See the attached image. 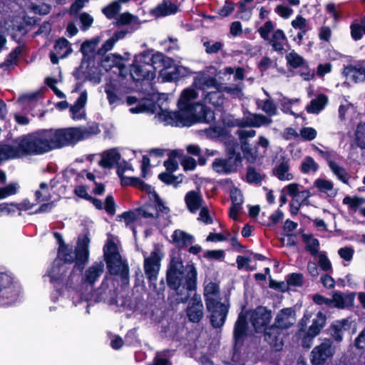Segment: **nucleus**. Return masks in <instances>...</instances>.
I'll use <instances>...</instances> for the list:
<instances>
[{"mask_svg": "<svg viewBox=\"0 0 365 365\" xmlns=\"http://www.w3.org/2000/svg\"><path fill=\"white\" fill-rule=\"evenodd\" d=\"M230 198L232 205L230 210V215L232 219L236 220L237 214L242 208V205L244 201L243 196L240 190L233 188L230 191Z\"/></svg>", "mask_w": 365, "mask_h": 365, "instance_id": "c9c22d12", "label": "nucleus"}, {"mask_svg": "<svg viewBox=\"0 0 365 365\" xmlns=\"http://www.w3.org/2000/svg\"><path fill=\"white\" fill-rule=\"evenodd\" d=\"M23 154V138H19L13 145L0 143V163L9 159L20 157Z\"/></svg>", "mask_w": 365, "mask_h": 365, "instance_id": "6ab92c4d", "label": "nucleus"}, {"mask_svg": "<svg viewBox=\"0 0 365 365\" xmlns=\"http://www.w3.org/2000/svg\"><path fill=\"white\" fill-rule=\"evenodd\" d=\"M295 322V310L292 307H287L283 308L277 312L274 324L283 330L291 327Z\"/></svg>", "mask_w": 365, "mask_h": 365, "instance_id": "aec40b11", "label": "nucleus"}, {"mask_svg": "<svg viewBox=\"0 0 365 365\" xmlns=\"http://www.w3.org/2000/svg\"><path fill=\"white\" fill-rule=\"evenodd\" d=\"M178 11V6L170 0H163L150 11L155 17H162L175 14Z\"/></svg>", "mask_w": 365, "mask_h": 365, "instance_id": "a878e982", "label": "nucleus"}, {"mask_svg": "<svg viewBox=\"0 0 365 365\" xmlns=\"http://www.w3.org/2000/svg\"><path fill=\"white\" fill-rule=\"evenodd\" d=\"M115 297L116 290L113 280L105 278L93 298L96 302L103 301L109 304H113L116 303Z\"/></svg>", "mask_w": 365, "mask_h": 365, "instance_id": "2eb2a0df", "label": "nucleus"}, {"mask_svg": "<svg viewBox=\"0 0 365 365\" xmlns=\"http://www.w3.org/2000/svg\"><path fill=\"white\" fill-rule=\"evenodd\" d=\"M116 24L118 26L129 25L131 28L130 31H133L140 28V21L139 19L130 13L125 12L120 14L116 19Z\"/></svg>", "mask_w": 365, "mask_h": 365, "instance_id": "ea45409f", "label": "nucleus"}, {"mask_svg": "<svg viewBox=\"0 0 365 365\" xmlns=\"http://www.w3.org/2000/svg\"><path fill=\"white\" fill-rule=\"evenodd\" d=\"M226 153V158H216L212 164L213 170L219 174L235 173L241 165V155L236 151L235 146L228 148Z\"/></svg>", "mask_w": 365, "mask_h": 365, "instance_id": "1a4fd4ad", "label": "nucleus"}, {"mask_svg": "<svg viewBox=\"0 0 365 365\" xmlns=\"http://www.w3.org/2000/svg\"><path fill=\"white\" fill-rule=\"evenodd\" d=\"M298 101V98L289 99L287 97L282 96V98L279 100L282 110L284 113L294 115V113L291 109V106L294 103H297Z\"/></svg>", "mask_w": 365, "mask_h": 365, "instance_id": "052dcab7", "label": "nucleus"}, {"mask_svg": "<svg viewBox=\"0 0 365 365\" xmlns=\"http://www.w3.org/2000/svg\"><path fill=\"white\" fill-rule=\"evenodd\" d=\"M103 272L104 263L103 261L95 262L84 271L82 274L81 287L78 297L86 302L93 299L94 285L102 276Z\"/></svg>", "mask_w": 365, "mask_h": 365, "instance_id": "0eeeda50", "label": "nucleus"}, {"mask_svg": "<svg viewBox=\"0 0 365 365\" xmlns=\"http://www.w3.org/2000/svg\"><path fill=\"white\" fill-rule=\"evenodd\" d=\"M98 165L103 168H111L118 163L120 155L115 148L107 150L101 153Z\"/></svg>", "mask_w": 365, "mask_h": 365, "instance_id": "bb28decb", "label": "nucleus"}, {"mask_svg": "<svg viewBox=\"0 0 365 365\" xmlns=\"http://www.w3.org/2000/svg\"><path fill=\"white\" fill-rule=\"evenodd\" d=\"M20 186L16 182H11L5 187H0V200L16 194Z\"/></svg>", "mask_w": 365, "mask_h": 365, "instance_id": "13d9d810", "label": "nucleus"}, {"mask_svg": "<svg viewBox=\"0 0 365 365\" xmlns=\"http://www.w3.org/2000/svg\"><path fill=\"white\" fill-rule=\"evenodd\" d=\"M87 101V92L83 91L77 98L75 103L70 108L71 117L73 120H81L85 116L84 106Z\"/></svg>", "mask_w": 365, "mask_h": 365, "instance_id": "7c9ffc66", "label": "nucleus"}, {"mask_svg": "<svg viewBox=\"0 0 365 365\" xmlns=\"http://www.w3.org/2000/svg\"><path fill=\"white\" fill-rule=\"evenodd\" d=\"M197 97V93L193 88H187L184 90L179 100L180 110L188 113L194 120L205 118L207 115L212 114L203 104L190 103L191 101L195 99Z\"/></svg>", "mask_w": 365, "mask_h": 365, "instance_id": "6e6552de", "label": "nucleus"}, {"mask_svg": "<svg viewBox=\"0 0 365 365\" xmlns=\"http://www.w3.org/2000/svg\"><path fill=\"white\" fill-rule=\"evenodd\" d=\"M247 334V320L246 318L240 314L234 327V339L235 346L241 345Z\"/></svg>", "mask_w": 365, "mask_h": 365, "instance_id": "2f4dec72", "label": "nucleus"}, {"mask_svg": "<svg viewBox=\"0 0 365 365\" xmlns=\"http://www.w3.org/2000/svg\"><path fill=\"white\" fill-rule=\"evenodd\" d=\"M206 135L212 139L223 137L227 134L226 130L221 126L210 127L205 130Z\"/></svg>", "mask_w": 365, "mask_h": 365, "instance_id": "bf43d9fd", "label": "nucleus"}, {"mask_svg": "<svg viewBox=\"0 0 365 365\" xmlns=\"http://www.w3.org/2000/svg\"><path fill=\"white\" fill-rule=\"evenodd\" d=\"M286 59L289 65L293 68H300L306 65L304 58L294 51H292L286 56Z\"/></svg>", "mask_w": 365, "mask_h": 365, "instance_id": "5fc2aeb1", "label": "nucleus"}, {"mask_svg": "<svg viewBox=\"0 0 365 365\" xmlns=\"http://www.w3.org/2000/svg\"><path fill=\"white\" fill-rule=\"evenodd\" d=\"M48 129L24 136V155H42L53 150Z\"/></svg>", "mask_w": 365, "mask_h": 365, "instance_id": "423d86ee", "label": "nucleus"}, {"mask_svg": "<svg viewBox=\"0 0 365 365\" xmlns=\"http://www.w3.org/2000/svg\"><path fill=\"white\" fill-rule=\"evenodd\" d=\"M172 237L176 245L180 248L187 247L194 242V237L192 235L181 230H175Z\"/></svg>", "mask_w": 365, "mask_h": 365, "instance_id": "79ce46f5", "label": "nucleus"}, {"mask_svg": "<svg viewBox=\"0 0 365 365\" xmlns=\"http://www.w3.org/2000/svg\"><path fill=\"white\" fill-rule=\"evenodd\" d=\"M314 186L319 192L326 195L327 197L333 198L338 192V190L334 187V183L329 180L324 178H317L314 182Z\"/></svg>", "mask_w": 365, "mask_h": 365, "instance_id": "c756f323", "label": "nucleus"}, {"mask_svg": "<svg viewBox=\"0 0 365 365\" xmlns=\"http://www.w3.org/2000/svg\"><path fill=\"white\" fill-rule=\"evenodd\" d=\"M354 297V293L345 294L341 292H334V307L339 309L351 307Z\"/></svg>", "mask_w": 365, "mask_h": 365, "instance_id": "e433bc0d", "label": "nucleus"}, {"mask_svg": "<svg viewBox=\"0 0 365 365\" xmlns=\"http://www.w3.org/2000/svg\"><path fill=\"white\" fill-rule=\"evenodd\" d=\"M349 327V322L347 319L336 321L330 327V334L336 342H340L343 339L344 331Z\"/></svg>", "mask_w": 365, "mask_h": 365, "instance_id": "72a5a7b5", "label": "nucleus"}, {"mask_svg": "<svg viewBox=\"0 0 365 365\" xmlns=\"http://www.w3.org/2000/svg\"><path fill=\"white\" fill-rule=\"evenodd\" d=\"M103 252L109 272L111 274L120 276L123 285L128 284L129 266L122 260L116 245L113 241L108 240L103 247Z\"/></svg>", "mask_w": 365, "mask_h": 365, "instance_id": "39448f33", "label": "nucleus"}, {"mask_svg": "<svg viewBox=\"0 0 365 365\" xmlns=\"http://www.w3.org/2000/svg\"><path fill=\"white\" fill-rule=\"evenodd\" d=\"M86 80L91 81L93 84H98L101 81L100 73L96 68H90L88 72L85 73Z\"/></svg>", "mask_w": 365, "mask_h": 365, "instance_id": "69168bd1", "label": "nucleus"}, {"mask_svg": "<svg viewBox=\"0 0 365 365\" xmlns=\"http://www.w3.org/2000/svg\"><path fill=\"white\" fill-rule=\"evenodd\" d=\"M123 58L120 55L116 53H110L105 57L102 61L103 66L106 69H110L114 66L118 67L122 71L124 66L122 63Z\"/></svg>", "mask_w": 365, "mask_h": 365, "instance_id": "de8ad7c7", "label": "nucleus"}, {"mask_svg": "<svg viewBox=\"0 0 365 365\" xmlns=\"http://www.w3.org/2000/svg\"><path fill=\"white\" fill-rule=\"evenodd\" d=\"M289 160L283 158L273 169V175L281 181H289L293 179V175L289 172Z\"/></svg>", "mask_w": 365, "mask_h": 365, "instance_id": "473e14b6", "label": "nucleus"}, {"mask_svg": "<svg viewBox=\"0 0 365 365\" xmlns=\"http://www.w3.org/2000/svg\"><path fill=\"white\" fill-rule=\"evenodd\" d=\"M204 101L205 103H210L214 106H220L224 102V96L222 91L219 87L215 88L213 91H207L203 94Z\"/></svg>", "mask_w": 365, "mask_h": 365, "instance_id": "37998d69", "label": "nucleus"}, {"mask_svg": "<svg viewBox=\"0 0 365 365\" xmlns=\"http://www.w3.org/2000/svg\"><path fill=\"white\" fill-rule=\"evenodd\" d=\"M168 286L175 292L178 303H185L190 292L197 287V270L192 264L183 265L181 260L171 259L166 274Z\"/></svg>", "mask_w": 365, "mask_h": 365, "instance_id": "f257e3e1", "label": "nucleus"}, {"mask_svg": "<svg viewBox=\"0 0 365 365\" xmlns=\"http://www.w3.org/2000/svg\"><path fill=\"white\" fill-rule=\"evenodd\" d=\"M184 200L191 213H196L204 205L202 195L198 190L188 191L185 195Z\"/></svg>", "mask_w": 365, "mask_h": 365, "instance_id": "4be33fe9", "label": "nucleus"}, {"mask_svg": "<svg viewBox=\"0 0 365 365\" xmlns=\"http://www.w3.org/2000/svg\"><path fill=\"white\" fill-rule=\"evenodd\" d=\"M90 242L89 231L85 230L78 237L75 250L73 249L72 246L68 245L58 247L56 259L67 264L74 263L75 269L81 271L83 270L85 265L89 261Z\"/></svg>", "mask_w": 365, "mask_h": 365, "instance_id": "7ed1b4c3", "label": "nucleus"}, {"mask_svg": "<svg viewBox=\"0 0 365 365\" xmlns=\"http://www.w3.org/2000/svg\"><path fill=\"white\" fill-rule=\"evenodd\" d=\"M272 123L271 118L262 114H250L243 119L242 125L248 127L259 128L263 125H268Z\"/></svg>", "mask_w": 365, "mask_h": 365, "instance_id": "cd10ccee", "label": "nucleus"}, {"mask_svg": "<svg viewBox=\"0 0 365 365\" xmlns=\"http://www.w3.org/2000/svg\"><path fill=\"white\" fill-rule=\"evenodd\" d=\"M343 204L348 205L349 208L351 210L356 211L359 210L361 211V208L365 205V198L357 196H346L343 199Z\"/></svg>", "mask_w": 365, "mask_h": 365, "instance_id": "09e8293b", "label": "nucleus"}, {"mask_svg": "<svg viewBox=\"0 0 365 365\" xmlns=\"http://www.w3.org/2000/svg\"><path fill=\"white\" fill-rule=\"evenodd\" d=\"M48 130L53 150L73 145L79 141L90 138L101 133L98 125L95 123L85 126Z\"/></svg>", "mask_w": 365, "mask_h": 365, "instance_id": "f03ea898", "label": "nucleus"}, {"mask_svg": "<svg viewBox=\"0 0 365 365\" xmlns=\"http://www.w3.org/2000/svg\"><path fill=\"white\" fill-rule=\"evenodd\" d=\"M130 74L135 81L143 80L151 81L155 77V71L152 68V66L145 61L142 53L135 56L130 66Z\"/></svg>", "mask_w": 365, "mask_h": 365, "instance_id": "f8f14e48", "label": "nucleus"}, {"mask_svg": "<svg viewBox=\"0 0 365 365\" xmlns=\"http://www.w3.org/2000/svg\"><path fill=\"white\" fill-rule=\"evenodd\" d=\"M274 11L284 19H289L294 12L292 8L283 4L277 5L274 9Z\"/></svg>", "mask_w": 365, "mask_h": 365, "instance_id": "774afa93", "label": "nucleus"}, {"mask_svg": "<svg viewBox=\"0 0 365 365\" xmlns=\"http://www.w3.org/2000/svg\"><path fill=\"white\" fill-rule=\"evenodd\" d=\"M336 352V346L331 339H324L316 346L309 355L312 365H329Z\"/></svg>", "mask_w": 365, "mask_h": 365, "instance_id": "9d476101", "label": "nucleus"}, {"mask_svg": "<svg viewBox=\"0 0 365 365\" xmlns=\"http://www.w3.org/2000/svg\"><path fill=\"white\" fill-rule=\"evenodd\" d=\"M258 108L264 112L269 118L277 115V107L272 98H266L264 100H257L256 101Z\"/></svg>", "mask_w": 365, "mask_h": 365, "instance_id": "c03bdc74", "label": "nucleus"}, {"mask_svg": "<svg viewBox=\"0 0 365 365\" xmlns=\"http://www.w3.org/2000/svg\"><path fill=\"white\" fill-rule=\"evenodd\" d=\"M48 185L45 182L40 184V190H36L35 196L38 202L48 200L50 199V193Z\"/></svg>", "mask_w": 365, "mask_h": 365, "instance_id": "680f3d73", "label": "nucleus"}, {"mask_svg": "<svg viewBox=\"0 0 365 365\" xmlns=\"http://www.w3.org/2000/svg\"><path fill=\"white\" fill-rule=\"evenodd\" d=\"M327 103L328 97L320 93L311 101L310 103L307 106L306 110L309 113L317 114L325 108Z\"/></svg>", "mask_w": 365, "mask_h": 365, "instance_id": "58836bf2", "label": "nucleus"}, {"mask_svg": "<svg viewBox=\"0 0 365 365\" xmlns=\"http://www.w3.org/2000/svg\"><path fill=\"white\" fill-rule=\"evenodd\" d=\"M17 213L19 215L21 214V205L14 203H1L0 204V215H14Z\"/></svg>", "mask_w": 365, "mask_h": 365, "instance_id": "8fccbe9b", "label": "nucleus"}, {"mask_svg": "<svg viewBox=\"0 0 365 365\" xmlns=\"http://www.w3.org/2000/svg\"><path fill=\"white\" fill-rule=\"evenodd\" d=\"M159 179L167 185H173L175 187L181 182L179 178L170 173H162L158 175Z\"/></svg>", "mask_w": 365, "mask_h": 365, "instance_id": "0e129e2a", "label": "nucleus"}, {"mask_svg": "<svg viewBox=\"0 0 365 365\" xmlns=\"http://www.w3.org/2000/svg\"><path fill=\"white\" fill-rule=\"evenodd\" d=\"M343 75L354 83L365 81V66L362 64L348 65L344 68Z\"/></svg>", "mask_w": 365, "mask_h": 365, "instance_id": "b1692460", "label": "nucleus"}, {"mask_svg": "<svg viewBox=\"0 0 365 365\" xmlns=\"http://www.w3.org/2000/svg\"><path fill=\"white\" fill-rule=\"evenodd\" d=\"M303 238L306 243V250L309 251L312 256L316 257L319 250V240L312 236L307 235H304Z\"/></svg>", "mask_w": 365, "mask_h": 365, "instance_id": "3c124183", "label": "nucleus"}, {"mask_svg": "<svg viewBox=\"0 0 365 365\" xmlns=\"http://www.w3.org/2000/svg\"><path fill=\"white\" fill-rule=\"evenodd\" d=\"M329 167L332 173L339 180L341 181L344 184H349L350 175L344 167L338 164L336 161L329 162Z\"/></svg>", "mask_w": 365, "mask_h": 365, "instance_id": "a18cd8bd", "label": "nucleus"}, {"mask_svg": "<svg viewBox=\"0 0 365 365\" xmlns=\"http://www.w3.org/2000/svg\"><path fill=\"white\" fill-rule=\"evenodd\" d=\"M271 45L272 50L282 54L284 50V45L287 41V38L284 32L281 29L274 31L269 40H267Z\"/></svg>", "mask_w": 365, "mask_h": 365, "instance_id": "c85d7f7f", "label": "nucleus"}, {"mask_svg": "<svg viewBox=\"0 0 365 365\" xmlns=\"http://www.w3.org/2000/svg\"><path fill=\"white\" fill-rule=\"evenodd\" d=\"M163 257L161 249L155 246L150 256L144 257L143 268L147 279L150 282H155L160 269V261Z\"/></svg>", "mask_w": 365, "mask_h": 365, "instance_id": "ddd939ff", "label": "nucleus"}, {"mask_svg": "<svg viewBox=\"0 0 365 365\" xmlns=\"http://www.w3.org/2000/svg\"><path fill=\"white\" fill-rule=\"evenodd\" d=\"M207 311L210 313V323L215 328L222 327L227 319L230 309V302L227 297L215 299L210 304L205 302Z\"/></svg>", "mask_w": 365, "mask_h": 365, "instance_id": "9b49d317", "label": "nucleus"}, {"mask_svg": "<svg viewBox=\"0 0 365 365\" xmlns=\"http://www.w3.org/2000/svg\"><path fill=\"white\" fill-rule=\"evenodd\" d=\"M4 28L12 38L20 41L23 38V26L18 19H9L4 22Z\"/></svg>", "mask_w": 365, "mask_h": 365, "instance_id": "f704fd0d", "label": "nucleus"}, {"mask_svg": "<svg viewBox=\"0 0 365 365\" xmlns=\"http://www.w3.org/2000/svg\"><path fill=\"white\" fill-rule=\"evenodd\" d=\"M21 284L11 273L0 272V307H9L21 302Z\"/></svg>", "mask_w": 365, "mask_h": 365, "instance_id": "20e7f679", "label": "nucleus"}, {"mask_svg": "<svg viewBox=\"0 0 365 365\" xmlns=\"http://www.w3.org/2000/svg\"><path fill=\"white\" fill-rule=\"evenodd\" d=\"M120 217L124 219L126 227L132 229L135 234V230L133 227V222L137 220L138 217L137 211L125 212L120 215Z\"/></svg>", "mask_w": 365, "mask_h": 365, "instance_id": "e2e57ef3", "label": "nucleus"}, {"mask_svg": "<svg viewBox=\"0 0 365 365\" xmlns=\"http://www.w3.org/2000/svg\"><path fill=\"white\" fill-rule=\"evenodd\" d=\"M204 297L205 302H208L210 304L215 299H222L220 294L219 284L213 282L207 283L204 289Z\"/></svg>", "mask_w": 365, "mask_h": 365, "instance_id": "a19ab883", "label": "nucleus"}, {"mask_svg": "<svg viewBox=\"0 0 365 365\" xmlns=\"http://www.w3.org/2000/svg\"><path fill=\"white\" fill-rule=\"evenodd\" d=\"M142 55L145 58V61L152 66V68L154 71L158 68H160L163 66L164 62V55L162 53L157 52L155 53L151 54L148 52L142 53Z\"/></svg>", "mask_w": 365, "mask_h": 365, "instance_id": "49530a36", "label": "nucleus"}, {"mask_svg": "<svg viewBox=\"0 0 365 365\" xmlns=\"http://www.w3.org/2000/svg\"><path fill=\"white\" fill-rule=\"evenodd\" d=\"M138 215L150 220L158 217V210L152 205H145L137 210Z\"/></svg>", "mask_w": 365, "mask_h": 365, "instance_id": "6e6d98bb", "label": "nucleus"}, {"mask_svg": "<svg viewBox=\"0 0 365 365\" xmlns=\"http://www.w3.org/2000/svg\"><path fill=\"white\" fill-rule=\"evenodd\" d=\"M282 330L274 324L263 330L264 340L277 349H279L282 346Z\"/></svg>", "mask_w": 365, "mask_h": 365, "instance_id": "5701e85b", "label": "nucleus"}, {"mask_svg": "<svg viewBox=\"0 0 365 365\" xmlns=\"http://www.w3.org/2000/svg\"><path fill=\"white\" fill-rule=\"evenodd\" d=\"M104 91L107 95V99L110 105H113L120 100L118 95V88L113 83L110 82L106 83Z\"/></svg>", "mask_w": 365, "mask_h": 365, "instance_id": "603ef678", "label": "nucleus"}, {"mask_svg": "<svg viewBox=\"0 0 365 365\" xmlns=\"http://www.w3.org/2000/svg\"><path fill=\"white\" fill-rule=\"evenodd\" d=\"M203 309L204 307L200 295L195 294L190 299L186 309L189 321L193 323H198L203 317Z\"/></svg>", "mask_w": 365, "mask_h": 365, "instance_id": "a211bd4d", "label": "nucleus"}, {"mask_svg": "<svg viewBox=\"0 0 365 365\" xmlns=\"http://www.w3.org/2000/svg\"><path fill=\"white\" fill-rule=\"evenodd\" d=\"M185 114V112L183 110L180 112H172L166 108H160V111L156 115L155 118L166 125L184 126L186 125L183 119Z\"/></svg>", "mask_w": 365, "mask_h": 365, "instance_id": "f3484780", "label": "nucleus"}, {"mask_svg": "<svg viewBox=\"0 0 365 365\" xmlns=\"http://www.w3.org/2000/svg\"><path fill=\"white\" fill-rule=\"evenodd\" d=\"M66 267L61 264V262L56 259L53 262V267L48 272V276L50 279V282L53 283L61 280L66 276Z\"/></svg>", "mask_w": 365, "mask_h": 365, "instance_id": "4c0bfd02", "label": "nucleus"}, {"mask_svg": "<svg viewBox=\"0 0 365 365\" xmlns=\"http://www.w3.org/2000/svg\"><path fill=\"white\" fill-rule=\"evenodd\" d=\"M72 52L69 41L65 38H61L55 43L53 51L50 53V59L53 64H57L59 58L67 57Z\"/></svg>", "mask_w": 365, "mask_h": 365, "instance_id": "412c9836", "label": "nucleus"}, {"mask_svg": "<svg viewBox=\"0 0 365 365\" xmlns=\"http://www.w3.org/2000/svg\"><path fill=\"white\" fill-rule=\"evenodd\" d=\"M121 6L118 1H113L111 4L104 7L102 12L109 19H113L115 15L120 11Z\"/></svg>", "mask_w": 365, "mask_h": 365, "instance_id": "4d7b16f0", "label": "nucleus"}, {"mask_svg": "<svg viewBox=\"0 0 365 365\" xmlns=\"http://www.w3.org/2000/svg\"><path fill=\"white\" fill-rule=\"evenodd\" d=\"M192 85L197 89L202 90L203 94L206 93L209 89H215L220 86L217 79L215 77L207 74L200 75L194 78Z\"/></svg>", "mask_w": 365, "mask_h": 365, "instance_id": "393cba45", "label": "nucleus"}, {"mask_svg": "<svg viewBox=\"0 0 365 365\" xmlns=\"http://www.w3.org/2000/svg\"><path fill=\"white\" fill-rule=\"evenodd\" d=\"M272 312L264 307H258L250 314V321L256 332L262 331L270 322Z\"/></svg>", "mask_w": 365, "mask_h": 365, "instance_id": "dca6fc26", "label": "nucleus"}, {"mask_svg": "<svg viewBox=\"0 0 365 365\" xmlns=\"http://www.w3.org/2000/svg\"><path fill=\"white\" fill-rule=\"evenodd\" d=\"M319 169V165L313 158L307 156L301 163V171L303 173H315Z\"/></svg>", "mask_w": 365, "mask_h": 365, "instance_id": "864d4df0", "label": "nucleus"}, {"mask_svg": "<svg viewBox=\"0 0 365 365\" xmlns=\"http://www.w3.org/2000/svg\"><path fill=\"white\" fill-rule=\"evenodd\" d=\"M326 316L322 312H319L315 318L313 319L312 325L309 327L307 332L305 334L303 331L299 332L301 336L303 335L302 344L304 347H310L312 339L318 335L326 324Z\"/></svg>", "mask_w": 365, "mask_h": 365, "instance_id": "4468645a", "label": "nucleus"}, {"mask_svg": "<svg viewBox=\"0 0 365 365\" xmlns=\"http://www.w3.org/2000/svg\"><path fill=\"white\" fill-rule=\"evenodd\" d=\"M301 138L306 141H311L316 138L317 132L312 127H304L300 130Z\"/></svg>", "mask_w": 365, "mask_h": 365, "instance_id": "338daca9", "label": "nucleus"}]
</instances>
